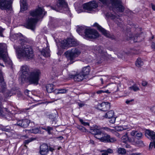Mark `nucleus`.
<instances>
[{"label":"nucleus","instance_id":"23","mask_svg":"<svg viewBox=\"0 0 155 155\" xmlns=\"http://www.w3.org/2000/svg\"><path fill=\"white\" fill-rule=\"evenodd\" d=\"M130 134L132 136H135V137H137L138 139L142 138L143 136L141 132L135 130L132 131L130 133Z\"/></svg>","mask_w":155,"mask_h":155},{"label":"nucleus","instance_id":"40","mask_svg":"<svg viewBox=\"0 0 155 155\" xmlns=\"http://www.w3.org/2000/svg\"><path fill=\"white\" fill-rule=\"evenodd\" d=\"M46 130L48 132V133L49 134H51V131L53 130V128L52 127L48 126L47 127Z\"/></svg>","mask_w":155,"mask_h":155},{"label":"nucleus","instance_id":"33","mask_svg":"<svg viewBox=\"0 0 155 155\" xmlns=\"http://www.w3.org/2000/svg\"><path fill=\"white\" fill-rule=\"evenodd\" d=\"M117 152L119 154H124L126 153V151L124 148H119L117 149Z\"/></svg>","mask_w":155,"mask_h":155},{"label":"nucleus","instance_id":"29","mask_svg":"<svg viewBox=\"0 0 155 155\" xmlns=\"http://www.w3.org/2000/svg\"><path fill=\"white\" fill-rule=\"evenodd\" d=\"M130 90L133 91L135 92L140 90V88L137 86L136 84H134L129 87Z\"/></svg>","mask_w":155,"mask_h":155},{"label":"nucleus","instance_id":"41","mask_svg":"<svg viewBox=\"0 0 155 155\" xmlns=\"http://www.w3.org/2000/svg\"><path fill=\"white\" fill-rule=\"evenodd\" d=\"M78 129L82 131H86V129L84 127L81 126H78L77 127Z\"/></svg>","mask_w":155,"mask_h":155},{"label":"nucleus","instance_id":"38","mask_svg":"<svg viewBox=\"0 0 155 155\" xmlns=\"http://www.w3.org/2000/svg\"><path fill=\"white\" fill-rule=\"evenodd\" d=\"M104 5L108 6L109 4V2L108 0H99Z\"/></svg>","mask_w":155,"mask_h":155},{"label":"nucleus","instance_id":"15","mask_svg":"<svg viewBox=\"0 0 155 155\" xmlns=\"http://www.w3.org/2000/svg\"><path fill=\"white\" fill-rule=\"evenodd\" d=\"M30 123V121L28 119H26L17 120L16 123H13L14 125L26 128L28 126Z\"/></svg>","mask_w":155,"mask_h":155},{"label":"nucleus","instance_id":"51","mask_svg":"<svg viewBox=\"0 0 155 155\" xmlns=\"http://www.w3.org/2000/svg\"><path fill=\"white\" fill-rule=\"evenodd\" d=\"M77 104L80 107H82L85 105L84 103L81 102H78Z\"/></svg>","mask_w":155,"mask_h":155},{"label":"nucleus","instance_id":"39","mask_svg":"<svg viewBox=\"0 0 155 155\" xmlns=\"http://www.w3.org/2000/svg\"><path fill=\"white\" fill-rule=\"evenodd\" d=\"M79 121L81 124H82L84 126L89 125V124L88 123L84 122L82 119H80Z\"/></svg>","mask_w":155,"mask_h":155},{"label":"nucleus","instance_id":"16","mask_svg":"<svg viewBox=\"0 0 155 155\" xmlns=\"http://www.w3.org/2000/svg\"><path fill=\"white\" fill-rule=\"evenodd\" d=\"M48 144L43 143L40 146L39 153L41 155H47L48 153Z\"/></svg>","mask_w":155,"mask_h":155},{"label":"nucleus","instance_id":"52","mask_svg":"<svg viewBox=\"0 0 155 155\" xmlns=\"http://www.w3.org/2000/svg\"><path fill=\"white\" fill-rule=\"evenodd\" d=\"M111 118V119L110 121V122L112 124H113L114 123H115V121L116 118L114 117L112 118Z\"/></svg>","mask_w":155,"mask_h":155},{"label":"nucleus","instance_id":"24","mask_svg":"<svg viewBox=\"0 0 155 155\" xmlns=\"http://www.w3.org/2000/svg\"><path fill=\"white\" fill-rule=\"evenodd\" d=\"M50 51L49 47L47 46L45 48H43L41 51V53L42 55L45 57H49L50 56Z\"/></svg>","mask_w":155,"mask_h":155},{"label":"nucleus","instance_id":"32","mask_svg":"<svg viewBox=\"0 0 155 155\" xmlns=\"http://www.w3.org/2000/svg\"><path fill=\"white\" fill-rule=\"evenodd\" d=\"M22 36V35L21 33L15 34L12 36H11V39L12 40V39L16 40L18 39V37Z\"/></svg>","mask_w":155,"mask_h":155},{"label":"nucleus","instance_id":"13","mask_svg":"<svg viewBox=\"0 0 155 155\" xmlns=\"http://www.w3.org/2000/svg\"><path fill=\"white\" fill-rule=\"evenodd\" d=\"M94 26L96 27L106 37L111 38V39H115L114 36L111 35L109 31L103 28L97 23H95L94 25Z\"/></svg>","mask_w":155,"mask_h":155},{"label":"nucleus","instance_id":"48","mask_svg":"<svg viewBox=\"0 0 155 155\" xmlns=\"http://www.w3.org/2000/svg\"><path fill=\"white\" fill-rule=\"evenodd\" d=\"M106 152L108 154L109 153H113V150L110 149V148H108L107 150H106Z\"/></svg>","mask_w":155,"mask_h":155},{"label":"nucleus","instance_id":"3","mask_svg":"<svg viewBox=\"0 0 155 155\" xmlns=\"http://www.w3.org/2000/svg\"><path fill=\"white\" fill-rule=\"evenodd\" d=\"M14 48L18 58H22L28 60L33 58L34 54L33 49L30 46L24 45L22 48L14 45Z\"/></svg>","mask_w":155,"mask_h":155},{"label":"nucleus","instance_id":"5","mask_svg":"<svg viewBox=\"0 0 155 155\" xmlns=\"http://www.w3.org/2000/svg\"><path fill=\"white\" fill-rule=\"evenodd\" d=\"M0 59L3 60L6 64L12 67V63L8 57L7 46L5 44H0Z\"/></svg>","mask_w":155,"mask_h":155},{"label":"nucleus","instance_id":"42","mask_svg":"<svg viewBox=\"0 0 155 155\" xmlns=\"http://www.w3.org/2000/svg\"><path fill=\"white\" fill-rule=\"evenodd\" d=\"M59 94H65L67 92V91L64 89H59Z\"/></svg>","mask_w":155,"mask_h":155},{"label":"nucleus","instance_id":"1","mask_svg":"<svg viewBox=\"0 0 155 155\" xmlns=\"http://www.w3.org/2000/svg\"><path fill=\"white\" fill-rule=\"evenodd\" d=\"M20 71L21 75V82L24 83V81H27L30 84H37L41 74L40 70H35L30 72L29 67L25 65L21 66Z\"/></svg>","mask_w":155,"mask_h":155},{"label":"nucleus","instance_id":"62","mask_svg":"<svg viewBox=\"0 0 155 155\" xmlns=\"http://www.w3.org/2000/svg\"><path fill=\"white\" fill-rule=\"evenodd\" d=\"M125 147L126 148H131V146L130 145L127 144L125 145Z\"/></svg>","mask_w":155,"mask_h":155},{"label":"nucleus","instance_id":"46","mask_svg":"<svg viewBox=\"0 0 155 155\" xmlns=\"http://www.w3.org/2000/svg\"><path fill=\"white\" fill-rule=\"evenodd\" d=\"M24 93L26 95H27L29 97H30V96L29 95V94L31 93V92L30 91H29L28 90L26 89Z\"/></svg>","mask_w":155,"mask_h":155},{"label":"nucleus","instance_id":"60","mask_svg":"<svg viewBox=\"0 0 155 155\" xmlns=\"http://www.w3.org/2000/svg\"><path fill=\"white\" fill-rule=\"evenodd\" d=\"M137 142V143L140 144V145L141 146H143V142L141 140L138 141Z\"/></svg>","mask_w":155,"mask_h":155},{"label":"nucleus","instance_id":"19","mask_svg":"<svg viewBox=\"0 0 155 155\" xmlns=\"http://www.w3.org/2000/svg\"><path fill=\"white\" fill-rule=\"evenodd\" d=\"M59 21L57 19H54L52 21H50L48 25L49 28L53 29L58 27L60 25Z\"/></svg>","mask_w":155,"mask_h":155},{"label":"nucleus","instance_id":"61","mask_svg":"<svg viewBox=\"0 0 155 155\" xmlns=\"http://www.w3.org/2000/svg\"><path fill=\"white\" fill-rule=\"evenodd\" d=\"M151 6L153 10L155 11V5L153 3L151 4Z\"/></svg>","mask_w":155,"mask_h":155},{"label":"nucleus","instance_id":"2","mask_svg":"<svg viewBox=\"0 0 155 155\" xmlns=\"http://www.w3.org/2000/svg\"><path fill=\"white\" fill-rule=\"evenodd\" d=\"M43 10L41 8L39 7L35 10L31 11L30 12V15L33 18H28L26 20L25 26L27 28L30 29L34 31L35 28L36 24L38 20L41 18Z\"/></svg>","mask_w":155,"mask_h":155},{"label":"nucleus","instance_id":"59","mask_svg":"<svg viewBox=\"0 0 155 155\" xmlns=\"http://www.w3.org/2000/svg\"><path fill=\"white\" fill-rule=\"evenodd\" d=\"M105 91L103 90L98 91L97 92V93L98 94H101L102 93H104Z\"/></svg>","mask_w":155,"mask_h":155},{"label":"nucleus","instance_id":"36","mask_svg":"<svg viewBox=\"0 0 155 155\" xmlns=\"http://www.w3.org/2000/svg\"><path fill=\"white\" fill-rule=\"evenodd\" d=\"M13 94V93H12L11 91L9 90H7L5 93H4L5 96L6 97H10Z\"/></svg>","mask_w":155,"mask_h":155},{"label":"nucleus","instance_id":"44","mask_svg":"<svg viewBox=\"0 0 155 155\" xmlns=\"http://www.w3.org/2000/svg\"><path fill=\"white\" fill-rule=\"evenodd\" d=\"M150 109L152 112L155 114V106L150 107Z\"/></svg>","mask_w":155,"mask_h":155},{"label":"nucleus","instance_id":"21","mask_svg":"<svg viewBox=\"0 0 155 155\" xmlns=\"http://www.w3.org/2000/svg\"><path fill=\"white\" fill-rule=\"evenodd\" d=\"M26 0H20V5L21 10L20 11L22 12L27 9L28 8L27 4L26 3Z\"/></svg>","mask_w":155,"mask_h":155},{"label":"nucleus","instance_id":"12","mask_svg":"<svg viewBox=\"0 0 155 155\" xmlns=\"http://www.w3.org/2000/svg\"><path fill=\"white\" fill-rule=\"evenodd\" d=\"M94 51L95 54L104 59H106L107 56V52L104 50L103 47L101 46H96Z\"/></svg>","mask_w":155,"mask_h":155},{"label":"nucleus","instance_id":"11","mask_svg":"<svg viewBox=\"0 0 155 155\" xmlns=\"http://www.w3.org/2000/svg\"><path fill=\"white\" fill-rule=\"evenodd\" d=\"M98 6V4L95 1L84 3L83 5V8L84 9L90 11H94V9L97 8Z\"/></svg>","mask_w":155,"mask_h":155},{"label":"nucleus","instance_id":"37","mask_svg":"<svg viewBox=\"0 0 155 155\" xmlns=\"http://www.w3.org/2000/svg\"><path fill=\"white\" fill-rule=\"evenodd\" d=\"M153 140L150 142V144L149 147L150 150L153 147L155 148V139Z\"/></svg>","mask_w":155,"mask_h":155},{"label":"nucleus","instance_id":"57","mask_svg":"<svg viewBox=\"0 0 155 155\" xmlns=\"http://www.w3.org/2000/svg\"><path fill=\"white\" fill-rule=\"evenodd\" d=\"M134 101V99H132L130 100H127L126 101V103L127 104H130V103L132 101Z\"/></svg>","mask_w":155,"mask_h":155},{"label":"nucleus","instance_id":"43","mask_svg":"<svg viewBox=\"0 0 155 155\" xmlns=\"http://www.w3.org/2000/svg\"><path fill=\"white\" fill-rule=\"evenodd\" d=\"M116 141V140L115 138L113 137L111 138L110 136V138L108 140V142H113Z\"/></svg>","mask_w":155,"mask_h":155},{"label":"nucleus","instance_id":"49","mask_svg":"<svg viewBox=\"0 0 155 155\" xmlns=\"http://www.w3.org/2000/svg\"><path fill=\"white\" fill-rule=\"evenodd\" d=\"M4 30V29L0 27V36L1 37H4L2 34Z\"/></svg>","mask_w":155,"mask_h":155},{"label":"nucleus","instance_id":"10","mask_svg":"<svg viewBox=\"0 0 155 155\" xmlns=\"http://www.w3.org/2000/svg\"><path fill=\"white\" fill-rule=\"evenodd\" d=\"M84 33V38L87 39H94L98 38L99 36V34L98 32L97 31L92 29H85Z\"/></svg>","mask_w":155,"mask_h":155},{"label":"nucleus","instance_id":"63","mask_svg":"<svg viewBox=\"0 0 155 155\" xmlns=\"http://www.w3.org/2000/svg\"><path fill=\"white\" fill-rule=\"evenodd\" d=\"M130 155H141V154L140 153H134L131 154Z\"/></svg>","mask_w":155,"mask_h":155},{"label":"nucleus","instance_id":"28","mask_svg":"<svg viewBox=\"0 0 155 155\" xmlns=\"http://www.w3.org/2000/svg\"><path fill=\"white\" fill-rule=\"evenodd\" d=\"M121 85L120 84H112L110 85V86L111 87V89L114 90V89L117 88L116 91H118L119 90V87H120Z\"/></svg>","mask_w":155,"mask_h":155},{"label":"nucleus","instance_id":"8","mask_svg":"<svg viewBox=\"0 0 155 155\" xmlns=\"http://www.w3.org/2000/svg\"><path fill=\"white\" fill-rule=\"evenodd\" d=\"M111 5L112 11L115 12H123L124 11L125 8L122 5L120 0H110Z\"/></svg>","mask_w":155,"mask_h":155},{"label":"nucleus","instance_id":"45","mask_svg":"<svg viewBox=\"0 0 155 155\" xmlns=\"http://www.w3.org/2000/svg\"><path fill=\"white\" fill-rule=\"evenodd\" d=\"M33 140L31 139V138L30 139H27L24 140V143L25 144H28L30 142H31Z\"/></svg>","mask_w":155,"mask_h":155},{"label":"nucleus","instance_id":"26","mask_svg":"<svg viewBox=\"0 0 155 155\" xmlns=\"http://www.w3.org/2000/svg\"><path fill=\"white\" fill-rule=\"evenodd\" d=\"M46 87L47 91L48 93L52 92L54 89V86L52 84H48Z\"/></svg>","mask_w":155,"mask_h":155},{"label":"nucleus","instance_id":"25","mask_svg":"<svg viewBox=\"0 0 155 155\" xmlns=\"http://www.w3.org/2000/svg\"><path fill=\"white\" fill-rule=\"evenodd\" d=\"M107 17L110 18L112 20L115 19L116 18L118 19L117 17L119 16L118 15H114L111 12H108L106 14Z\"/></svg>","mask_w":155,"mask_h":155},{"label":"nucleus","instance_id":"6","mask_svg":"<svg viewBox=\"0 0 155 155\" xmlns=\"http://www.w3.org/2000/svg\"><path fill=\"white\" fill-rule=\"evenodd\" d=\"M51 8L57 12H65V11L68 12L69 11L68 4L65 0H58L56 6L55 7L51 6Z\"/></svg>","mask_w":155,"mask_h":155},{"label":"nucleus","instance_id":"31","mask_svg":"<svg viewBox=\"0 0 155 155\" xmlns=\"http://www.w3.org/2000/svg\"><path fill=\"white\" fill-rule=\"evenodd\" d=\"M143 61H142L141 59L140 58H137L135 63L136 66L138 67H141L143 65Z\"/></svg>","mask_w":155,"mask_h":155},{"label":"nucleus","instance_id":"53","mask_svg":"<svg viewBox=\"0 0 155 155\" xmlns=\"http://www.w3.org/2000/svg\"><path fill=\"white\" fill-rule=\"evenodd\" d=\"M147 84V82L145 81H143L142 83V85L143 86H146Z\"/></svg>","mask_w":155,"mask_h":155},{"label":"nucleus","instance_id":"20","mask_svg":"<svg viewBox=\"0 0 155 155\" xmlns=\"http://www.w3.org/2000/svg\"><path fill=\"white\" fill-rule=\"evenodd\" d=\"M145 135L149 139H155V132L153 131L147 130L145 131Z\"/></svg>","mask_w":155,"mask_h":155},{"label":"nucleus","instance_id":"64","mask_svg":"<svg viewBox=\"0 0 155 155\" xmlns=\"http://www.w3.org/2000/svg\"><path fill=\"white\" fill-rule=\"evenodd\" d=\"M101 155H108V154L107 153V152H105L104 153H103L101 154Z\"/></svg>","mask_w":155,"mask_h":155},{"label":"nucleus","instance_id":"50","mask_svg":"<svg viewBox=\"0 0 155 155\" xmlns=\"http://www.w3.org/2000/svg\"><path fill=\"white\" fill-rule=\"evenodd\" d=\"M151 46L153 50L155 51V43L154 42H152Z\"/></svg>","mask_w":155,"mask_h":155},{"label":"nucleus","instance_id":"4","mask_svg":"<svg viewBox=\"0 0 155 155\" xmlns=\"http://www.w3.org/2000/svg\"><path fill=\"white\" fill-rule=\"evenodd\" d=\"M91 132L94 135L95 138L100 140V141L104 142H108L110 135L104 134L101 130L100 127L96 125L90 127Z\"/></svg>","mask_w":155,"mask_h":155},{"label":"nucleus","instance_id":"54","mask_svg":"<svg viewBox=\"0 0 155 155\" xmlns=\"http://www.w3.org/2000/svg\"><path fill=\"white\" fill-rule=\"evenodd\" d=\"M77 31L78 32L79 34H80V33L83 31L82 30V27H81V28H79L78 29Z\"/></svg>","mask_w":155,"mask_h":155},{"label":"nucleus","instance_id":"30","mask_svg":"<svg viewBox=\"0 0 155 155\" xmlns=\"http://www.w3.org/2000/svg\"><path fill=\"white\" fill-rule=\"evenodd\" d=\"M26 132L33 133L35 134H37L39 133V130L38 128H35L29 130H26Z\"/></svg>","mask_w":155,"mask_h":155},{"label":"nucleus","instance_id":"7","mask_svg":"<svg viewBox=\"0 0 155 155\" xmlns=\"http://www.w3.org/2000/svg\"><path fill=\"white\" fill-rule=\"evenodd\" d=\"M81 51L77 48H74L70 50H68L65 52L68 60L70 61V63H73V60L81 54Z\"/></svg>","mask_w":155,"mask_h":155},{"label":"nucleus","instance_id":"22","mask_svg":"<svg viewBox=\"0 0 155 155\" xmlns=\"http://www.w3.org/2000/svg\"><path fill=\"white\" fill-rule=\"evenodd\" d=\"M90 71V67L87 66L84 67L81 72V74L85 77V76L88 75Z\"/></svg>","mask_w":155,"mask_h":155},{"label":"nucleus","instance_id":"9","mask_svg":"<svg viewBox=\"0 0 155 155\" xmlns=\"http://www.w3.org/2000/svg\"><path fill=\"white\" fill-rule=\"evenodd\" d=\"M60 43L61 47L63 49H65L66 48L75 46L78 45V44L76 40L71 38L62 40Z\"/></svg>","mask_w":155,"mask_h":155},{"label":"nucleus","instance_id":"17","mask_svg":"<svg viewBox=\"0 0 155 155\" xmlns=\"http://www.w3.org/2000/svg\"><path fill=\"white\" fill-rule=\"evenodd\" d=\"M98 107L100 108V109L105 111L110 109V104L108 102H103L101 104L98 105Z\"/></svg>","mask_w":155,"mask_h":155},{"label":"nucleus","instance_id":"58","mask_svg":"<svg viewBox=\"0 0 155 155\" xmlns=\"http://www.w3.org/2000/svg\"><path fill=\"white\" fill-rule=\"evenodd\" d=\"M54 93L56 94H59V89H55L54 91H53Z\"/></svg>","mask_w":155,"mask_h":155},{"label":"nucleus","instance_id":"14","mask_svg":"<svg viewBox=\"0 0 155 155\" xmlns=\"http://www.w3.org/2000/svg\"><path fill=\"white\" fill-rule=\"evenodd\" d=\"M12 2L11 0H0V8L2 9H10Z\"/></svg>","mask_w":155,"mask_h":155},{"label":"nucleus","instance_id":"56","mask_svg":"<svg viewBox=\"0 0 155 155\" xmlns=\"http://www.w3.org/2000/svg\"><path fill=\"white\" fill-rule=\"evenodd\" d=\"M48 152H49V151L52 152L54 150V149L53 148L51 147L50 146H48Z\"/></svg>","mask_w":155,"mask_h":155},{"label":"nucleus","instance_id":"55","mask_svg":"<svg viewBox=\"0 0 155 155\" xmlns=\"http://www.w3.org/2000/svg\"><path fill=\"white\" fill-rule=\"evenodd\" d=\"M4 115L3 114V111L2 109L0 108V117L3 116Z\"/></svg>","mask_w":155,"mask_h":155},{"label":"nucleus","instance_id":"35","mask_svg":"<svg viewBox=\"0 0 155 155\" xmlns=\"http://www.w3.org/2000/svg\"><path fill=\"white\" fill-rule=\"evenodd\" d=\"M12 115L11 114H6L5 115V118L8 121H12L13 120V118L12 117Z\"/></svg>","mask_w":155,"mask_h":155},{"label":"nucleus","instance_id":"34","mask_svg":"<svg viewBox=\"0 0 155 155\" xmlns=\"http://www.w3.org/2000/svg\"><path fill=\"white\" fill-rule=\"evenodd\" d=\"M127 39L128 40L129 39H130L131 38H134V41L136 42H137V41H135V38L136 37V36L135 37H134V36H133V35L131 34V32H129L127 33Z\"/></svg>","mask_w":155,"mask_h":155},{"label":"nucleus","instance_id":"18","mask_svg":"<svg viewBox=\"0 0 155 155\" xmlns=\"http://www.w3.org/2000/svg\"><path fill=\"white\" fill-rule=\"evenodd\" d=\"M70 77L71 78H73L75 81H82L84 78L83 75H82L81 73L76 75H71Z\"/></svg>","mask_w":155,"mask_h":155},{"label":"nucleus","instance_id":"27","mask_svg":"<svg viewBox=\"0 0 155 155\" xmlns=\"http://www.w3.org/2000/svg\"><path fill=\"white\" fill-rule=\"evenodd\" d=\"M114 112L112 110H110L107 112L104 116L106 118H110L114 117Z\"/></svg>","mask_w":155,"mask_h":155},{"label":"nucleus","instance_id":"47","mask_svg":"<svg viewBox=\"0 0 155 155\" xmlns=\"http://www.w3.org/2000/svg\"><path fill=\"white\" fill-rule=\"evenodd\" d=\"M116 129L117 131H120L123 130H124V128L118 126L116 127Z\"/></svg>","mask_w":155,"mask_h":155}]
</instances>
